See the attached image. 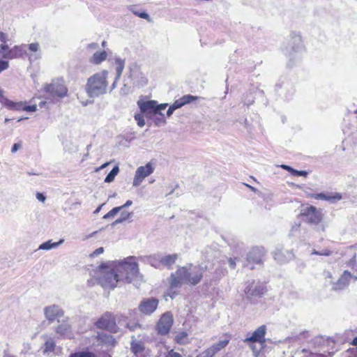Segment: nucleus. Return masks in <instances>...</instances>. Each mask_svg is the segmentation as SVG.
<instances>
[{"label": "nucleus", "mask_w": 357, "mask_h": 357, "mask_svg": "<svg viewBox=\"0 0 357 357\" xmlns=\"http://www.w3.org/2000/svg\"><path fill=\"white\" fill-rule=\"evenodd\" d=\"M351 280L357 281V274H351L350 272L344 271L337 281L333 283L332 289L334 291L344 289L349 284Z\"/></svg>", "instance_id": "9b49d317"}, {"label": "nucleus", "mask_w": 357, "mask_h": 357, "mask_svg": "<svg viewBox=\"0 0 357 357\" xmlns=\"http://www.w3.org/2000/svg\"><path fill=\"white\" fill-rule=\"evenodd\" d=\"M204 270L199 266H188L180 267L171 275L169 284L172 288H177L183 284H197L202 278Z\"/></svg>", "instance_id": "f257e3e1"}, {"label": "nucleus", "mask_w": 357, "mask_h": 357, "mask_svg": "<svg viewBox=\"0 0 357 357\" xmlns=\"http://www.w3.org/2000/svg\"><path fill=\"white\" fill-rule=\"evenodd\" d=\"M174 340L179 344H186L190 342L188 334L185 331L178 332L176 335Z\"/></svg>", "instance_id": "7c9ffc66"}, {"label": "nucleus", "mask_w": 357, "mask_h": 357, "mask_svg": "<svg viewBox=\"0 0 357 357\" xmlns=\"http://www.w3.org/2000/svg\"><path fill=\"white\" fill-rule=\"evenodd\" d=\"M133 213L131 212V213H129V212H127V211H122L121 213V218L123 220H128L129 218H132Z\"/></svg>", "instance_id": "79ce46f5"}, {"label": "nucleus", "mask_w": 357, "mask_h": 357, "mask_svg": "<svg viewBox=\"0 0 357 357\" xmlns=\"http://www.w3.org/2000/svg\"><path fill=\"white\" fill-rule=\"evenodd\" d=\"M315 198L320 199H324L325 198H326V195H325L324 193H319V194L316 195Z\"/></svg>", "instance_id": "052dcab7"}, {"label": "nucleus", "mask_w": 357, "mask_h": 357, "mask_svg": "<svg viewBox=\"0 0 357 357\" xmlns=\"http://www.w3.org/2000/svg\"><path fill=\"white\" fill-rule=\"evenodd\" d=\"M44 90L53 100L56 98H62L68 93V89L63 79H53L50 84L45 86Z\"/></svg>", "instance_id": "6e6552de"}, {"label": "nucleus", "mask_w": 357, "mask_h": 357, "mask_svg": "<svg viewBox=\"0 0 357 357\" xmlns=\"http://www.w3.org/2000/svg\"><path fill=\"white\" fill-rule=\"evenodd\" d=\"M41 338L44 341L41 347L43 354L47 356H52L55 354L56 349L54 337L52 335L45 333L41 335Z\"/></svg>", "instance_id": "2eb2a0df"}, {"label": "nucleus", "mask_w": 357, "mask_h": 357, "mask_svg": "<svg viewBox=\"0 0 357 357\" xmlns=\"http://www.w3.org/2000/svg\"><path fill=\"white\" fill-rule=\"evenodd\" d=\"M172 107H174V108L175 109H178L180 107H181L182 106H183V102H181V99H178L176 100L172 105Z\"/></svg>", "instance_id": "de8ad7c7"}, {"label": "nucleus", "mask_w": 357, "mask_h": 357, "mask_svg": "<svg viewBox=\"0 0 357 357\" xmlns=\"http://www.w3.org/2000/svg\"><path fill=\"white\" fill-rule=\"evenodd\" d=\"M154 167L151 162H148L144 166H140L137 168L132 181V185L139 186L144 179L151 175L154 172Z\"/></svg>", "instance_id": "9d476101"}, {"label": "nucleus", "mask_w": 357, "mask_h": 357, "mask_svg": "<svg viewBox=\"0 0 357 357\" xmlns=\"http://www.w3.org/2000/svg\"><path fill=\"white\" fill-rule=\"evenodd\" d=\"M43 312L45 319L50 323L63 317L64 314L63 309L58 305H51L45 307Z\"/></svg>", "instance_id": "dca6fc26"}, {"label": "nucleus", "mask_w": 357, "mask_h": 357, "mask_svg": "<svg viewBox=\"0 0 357 357\" xmlns=\"http://www.w3.org/2000/svg\"><path fill=\"white\" fill-rule=\"evenodd\" d=\"M177 258V254H172L165 256L158 255L156 259L158 261L159 264L163 266H170L175 263Z\"/></svg>", "instance_id": "b1692460"}, {"label": "nucleus", "mask_w": 357, "mask_h": 357, "mask_svg": "<svg viewBox=\"0 0 357 357\" xmlns=\"http://www.w3.org/2000/svg\"><path fill=\"white\" fill-rule=\"evenodd\" d=\"M135 15L142 18V19H145V20H149V15L148 13H145V12H142V13H139V12H134Z\"/></svg>", "instance_id": "c03bdc74"}, {"label": "nucleus", "mask_w": 357, "mask_h": 357, "mask_svg": "<svg viewBox=\"0 0 357 357\" xmlns=\"http://www.w3.org/2000/svg\"><path fill=\"white\" fill-rule=\"evenodd\" d=\"M96 326L98 328L107 329L108 331L116 333V325L114 317L109 313L102 315L96 323Z\"/></svg>", "instance_id": "f8f14e48"}, {"label": "nucleus", "mask_w": 357, "mask_h": 357, "mask_svg": "<svg viewBox=\"0 0 357 357\" xmlns=\"http://www.w3.org/2000/svg\"><path fill=\"white\" fill-rule=\"evenodd\" d=\"M5 91L0 89V102L4 106L8 99L4 96Z\"/></svg>", "instance_id": "a19ab883"}, {"label": "nucleus", "mask_w": 357, "mask_h": 357, "mask_svg": "<svg viewBox=\"0 0 357 357\" xmlns=\"http://www.w3.org/2000/svg\"><path fill=\"white\" fill-rule=\"evenodd\" d=\"M63 240L61 239L58 242H52L51 240H49L45 243H43L40 245L38 250H50L51 249L56 248L58 246L61 245L63 243Z\"/></svg>", "instance_id": "c85d7f7f"}, {"label": "nucleus", "mask_w": 357, "mask_h": 357, "mask_svg": "<svg viewBox=\"0 0 357 357\" xmlns=\"http://www.w3.org/2000/svg\"><path fill=\"white\" fill-rule=\"evenodd\" d=\"M27 49L30 52H26L25 54L28 56L29 61L33 62L41 58L42 53L38 43H32L28 45Z\"/></svg>", "instance_id": "5701e85b"}, {"label": "nucleus", "mask_w": 357, "mask_h": 357, "mask_svg": "<svg viewBox=\"0 0 357 357\" xmlns=\"http://www.w3.org/2000/svg\"><path fill=\"white\" fill-rule=\"evenodd\" d=\"M58 326L55 328V333L61 336L70 337L71 335V325L69 319L66 318L60 321L57 320Z\"/></svg>", "instance_id": "aec40b11"}, {"label": "nucleus", "mask_w": 357, "mask_h": 357, "mask_svg": "<svg viewBox=\"0 0 357 357\" xmlns=\"http://www.w3.org/2000/svg\"><path fill=\"white\" fill-rule=\"evenodd\" d=\"M165 357H182L178 353L174 352L173 350H171L168 352Z\"/></svg>", "instance_id": "8fccbe9b"}, {"label": "nucleus", "mask_w": 357, "mask_h": 357, "mask_svg": "<svg viewBox=\"0 0 357 357\" xmlns=\"http://www.w3.org/2000/svg\"><path fill=\"white\" fill-rule=\"evenodd\" d=\"M301 215L305 218V221L317 225L323 218L321 210L313 206H303L301 210Z\"/></svg>", "instance_id": "1a4fd4ad"}, {"label": "nucleus", "mask_w": 357, "mask_h": 357, "mask_svg": "<svg viewBox=\"0 0 357 357\" xmlns=\"http://www.w3.org/2000/svg\"><path fill=\"white\" fill-rule=\"evenodd\" d=\"M114 62L116 65V79H119L121 76L122 72L125 67V60L119 57L114 58Z\"/></svg>", "instance_id": "c756f323"}, {"label": "nucleus", "mask_w": 357, "mask_h": 357, "mask_svg": "<svg viewBox=\"0 0 357 357\" xmlns=\"http://www.w3.org/2000/svg\"><path fill=\"white\" fill-rule=\"evenodd\" d=\"M114 264L116 268V272L119 275L120 282L123 281L130 283L138 274V264L132 257L124 259L122 261H115Z\"/></svg>", "instance_id": "20e7f679"}, {"label": "nucleus", "mask_w": 357, "mask_h": 357, "mask_svg": "<svg viewBox=\"0 0 357 357\" xmlns=\"http://www.w3.org/2000/svg\"><path fill=\"white\" fill-rule=\"evenodd\" d=\"M280 167L282 169L287 170L288 172H289L292 174L294 169L291 168V167H289L288 165H282Z\"/></svg>", "instance_id": "6e6d98bb"}, {"label": "nucleus", "mask_w": 357, "mask_h": 357, "mask_svg": "<svg viewBox=\"0 0 357 357\" xmlns=\"http://www.w3.org/2000/svg\"><path fill=\"white\" fill-rule=\"evenodd\" d=\"M129 78L130 79L129 84L133 86H143L147 83L146 78L137 68L134 70H130Z\"/></svg>", "instance_id": "412c9836"}, {"label": "nucleus", "mask_w": 357, "mask_h": 357, "mask_svg": "<svg viewBox=\"0 0 357 357\" xmlns=\"http://www.w3.org/2000/svg\"><path fill=\"white\" fill-rule=\"evenodd\" d=\"M10 41H11V39L9 38L8 36L3 31H0V42L1 43L0 46L8 45L7 43Z\"/></svg>", "instance_id": "e433bc0d"}, {"label": "nucleus", "mask_w": 357, "mask_h": 357, "mask_svg": "<svg viewBox=\"0 0 357 357\" xmlns=\"http://www.w3.org/2000/svg\"><path fill=\"white\" fill-rule=\"evenodd\" d=\"M325 275L326 278H332V275L330 272L327 271L325 273Z\"/></svg>", "instance_id": "69168bd1"}, {"label": "nucleus", "mask_w": 357, "mask_h": 357, "mask_svg": "<svg viewBox=\"0 0 357 357\" xmlns=\"http://www.w3.org/2000/svg\"><path fill=\"white\" fill-rule=\"evenodd\" d=\"M197 357H213L206 349L204 351L199 354Z\"/></svg>", "instance_id": "5fc2aeb1"}, {"label": "nucleus", "mask_w": 357, "mask_h": 357, "mask_svg": "<svg viewBox=\"0 0 357 357\" xmlns=\"http://www.w3.org/2000/svg\"><path fill=\"white\" fill-rule=\"evenodd\" d=\"M98 47V43H92L88 45V48L91 50H95Z\"/></svg>", "instance_id": "13d9d810"}, {"label": "nucleus", "mask_w": 357, "mask_h": 357, "mask_svg": "<svg viewBox=\"0 0 357 357\" xmlns=\"http://www.w3.org/2000/svg\"><path fill=\"white\" fill-rule=\"evenodd\" d=\"M144 114L143 113H139V114H135V120L137 121V125L140 127V128H142L145 125V120H144Z\"/></svg>", "instance_id": "72a5a7b5"}, {"label": "nucleus", "mask_w": 357, "mask_h": 357, "mask_svg": "<svg viewBox=\"0 0 357 357\" xmlns=\"http://www.w3.org/2000/svg\"><path fill=\"white\" fill-rule=\"evenodd\" d=\"M130 349L137 357H146L149 355V351L146 349L144 343L134 336L132 337Z\"/></svg>", "instance_id": "f3484780"}, {"label": "nucleus", "mask_w": 357, "mask_h": 357, "mask_svg": "<svg viewBox=\"0 0 357 357\" xmlns=\"http://www.w3.org/2000/svg\"><path fill=\"white\" fill-rule=\"evenodd\" d=\"M124 220L120 217L119 218H118L117 220H116L114 222H113V225H115L116 224H119V223H121L122 222H123Z\"/></svg>", "instance_id": "680f3d73"}, {"label": "nucleus", "mask_w": 357, "mask_h": 357, "mask_svg": "<svg viewBox=\"0 0 357 357\" xmlns=\"http://www.w3.org/2000/svg\"><path fill=\"white\" fill-rule=\"evenodd\" d=\"M107 54L105 51L96 52H95L91 58L90 62L93 64H100L102 62L106 60Z\"/></svg>", "instance_id": "bb28decb"}, {"label": "nucleus", "mask_w": 357, "mask_h": 357, "mask_svg": "<svg viewBox=\"0 0 357 357\" xmlns=\"http://www.w3.org/2000/svg\"><path fill=\"white\" fill-rule=\"evenodd\" d=\"M22 147L21 143H15L11 149L12 153H15L18 149Z\"/></svg>", "instance_id": "3c124183"}, {"label": "nucleus", "mask_w": 357, "mask_h": 357, "mask_svg": "<svg viewBox=\"0 0 357 357\" xmlns=\"http://www.w3.org/2000/svg\"><path fill=\"white\" fill-rule=\"evenodd\" d=\"M227 261L230 268L233 269L236 268V259L229 258Z\"/></svg>", "instance_id": "603ef678"}, {"label": "nucleus", "mask_w": 357, "mask_h": 357, "mask_svg": "<svg viewBox=\"0 0 357 357\" xmlns=\"http://www.w3.org/2000/svg\"><path fill=\"white\" fill-rule=\"evenodd\" d=\"M132 204V202L131 200H128L123 205L121 206L120 207H122V210L128 206H130Z\"/></svg>", "instance_id": "bf43d9fd"}, {"label": "nucleus", "mask_w": 357, "mask_h": 357, "mask_svg": "<svg viewBox=\"0 0 357 357\" xmlns=\"http://www.w3.org/2000/svg\"><path fill=\"white\" fill-rule=\"evenodd\" d=\"M69 357H96V356L90 351H79L71 354Z\"/></svg>", "instance_id": "473e14b6"}, {"label": "nucleus", "mask_w": 357, "mask_h": 357, "mask_svg": "<svg viewBox=\"0 0 357 357\" xmlns=\"http://www.w3.org/2000/svg\"><path fill=\"white\" fill-rule=\"evenodd\" d=\"M105 204H102L101 205H100L93 212V213L96 214L100 212V211L101 210L102 206L104 205Z\"/></svg>", "instance_id": "e2e57ef3"}, {"label": "nucleus", "mask_w": 357, "mask_h": 357, "mask_svg": "<svg viewBox=\"0 0 357 357\" xmlns=\"http://www.w3.org/2000/svg\"><path fill=\"white\" fill-rule=\"evenodd\" d=\"M262 253L259 248L252 249L248 255V260L249 261L259 264L261 262Z\"/></svg>", "instance_id": "a878e982"}, {"label": "nucleus", "mask_w": 357, "mask_h": 357, "mask_svg": "<svg viewBox=\"0 0 357 357\" xmlns=\"http://www.w3.org/2000/svg\"><path fill=\"white\" fill-rule=\"evenodd\" d=\"M104 249L103 248L100 247L95 250L93 253L91 254V257H96L102 253H103Z\"/></svg>", "instance_id": "a18cd8bd"}, {"label": "nucleus", "mask_w": 357, "mask_h": 357, "mask_svg": "<svg viewBox=\"0 0 357 357\" xmlns=\"http://www.w3.org/2000/svg\"><path fill=\"white\" fill-rule=\"evenodd\" d=\"M244 291L248 297L261 296L265 293L266 288L259 282L252 281L246 283Z\"/></svg>", "instance_id": "4468645a"}, {"label": "nucleus", "mask_w": 357, "mask_h": 357, "mask_svg": "<svg viewBox=\"0 0 357 357\" xmlns=\"http://www.w3.org/2000/svg\"><path fill=\"white\" fill-rule=\"evenodd\" d=\"M142 113L144 114L147 117H151L153 114H159L161 116L160 121L163 123H165V119L164 114L161 112L162 110L165 109L167 107V103L158 104L155 100H148L137 102Z\"/></svg>", "instance_id": "0eeeda50"}, {"label": "nucleus", "mask_w": 357, "mask_h": 357, "mask_svg": "<svg viewBox=\"0 0 357 357\" xmlns=\"http://www.w3.org/2000/svg\"><path fill=\"white\" fill-rule=\"evenodd\" d=\"M229 342V339L220 340L218 343L213 344L206 350L208 351V353H209L212 356H213L217 352L225 348L228 344Z\"/></svg>", "instance_id": "393cba45"}, {"label": "nucleus", "mask_w": 357, "mask_h": 357, "mask_svg": "<svg viewBox=\"0 0 357 357\" xmlns=\"http://www.w3.org/2000/svg\"><path fill=\"white\" fill-rule=\"evenodd\" d=\"M294 257V253L289 250H284L283 249L277 250L273 252V257L278 263H286L291 260Z\"/></svg>", "instance_id": "4be33fe9"}, {"label": "nucleus", "mask_w": 357, "mask_h": 357, "mask_svg": "<svg viewBox=\"0 0 357 357\" xmlns=\"http://www.w3.org/2000/svg\"><path fill=\"white\" fill-rule=\"evenodd\" d=\"M174 110H176L174 107H172V105L169 106V109H167V116H170L173 112H174Z\"/></svg>", "instance_id": "4d7b16f0"}, {"label": "nucleus", "mask_w": 357, "mask_h": 357, "mask_svg": "<svg viewBox=\"0 0 357 357\" xmlns=\"http://www.w3.org/2000/svg\"><path fill=\"white\" fill-rule=\"evenodd\" d=\"M197 98L198 97L197 96H194L192 95H185L182 96L180 99L183 102V105H185L186 104L192 102V101L197 100Z\"/></svg>", "instance_id": "c9c22d12"}, {"label": "nucleus", "mask_w": 357, "mask_h": 357, "mask_svg": "<svg viewBox=\"0 0 357 357\" xmlns=\"http://www.w3.org/2000/svg\"><path fill=\"white\" fill-rule=\"evenodd\" d=\"M266 333V326L265 325L260 326L257 328L250 337L245 339L244 342H259L264 344L265 342V335Z\"/></svg>", "instance_id": "a211bd4d"}, {"label": "nucleus", "mask_w": 357, "mask_h": 357, "mask_svg": "<svg viewBox=\"0 0 357 357\" xmlns=\"http://www.w3.org/2000/svg\"><path fill=\"white\" fill-rule=\"evenodd\" d=\"M3 357H15V356H13V355H10V354H4V356H3Z\"/></svg>", "instance_id": "774afa93"}, {"label": "nucleus", "mask_w": 357, "mask_h": 357, "mask_svg": "<svg viewBox=\"0 0 357 357\" xmlns=\"http://www.w3.org/2000/svg\"><path fill=\"white\" fill-rule=\"evenodd\" d=\"M307 174V172L306 171H298L294 169L292 175L294 176H306Z\"/></svg>", "instance_id": "49530a36"}, {"label": "nucleus", "mask_w": 357, "mask_h": 357, "mask_svg": "<svg viewBox=\"0 0 357 357\" xmlns=\"http://www.w3.org/2000/svg\"><path fill=\"white\" fill-rule=\"evenodd\" d=\"M119 172V168L118 166H115L113 167V169L111 170V172L107 175V176L105 178V183H111L114 181L115 176L118 174Z\"/></svg>", "instance_id": "2f4dec72"}, {"label": "nucleus", "mask_w": 357, "mask_h": 357, "mask_svg": "<svg viewBox=\"0 0 357 357\" xmlns=\"http://www.w3.org/2000/svg\"><path fill=\"white\" fill-rule=\"evenodd\" d=\"M46 104V102L45 101H42L39 103V106L40 107H43Z\"/></svg>", "instance_id": "338daca9"}, {"label": "nucleus", "mask_w": 357, "mask_h": 357, "mask_svg": "<svg viewBox=\"0 0 357 357\" xmlns=\"http://www.w3.org/2000/svg\"><path fill=\"white\" fill-rule=\"evenodd\" d=\"M351 344L354 346H356L357 345V336L356 337L354 338Z\"/></svg>", "instance_id": "0e129e2a"}, {"label": "nucleus", "mask_w": 357, "mask_h": 357, "mask_svg": "<svg viewBox=\"0 0 357 357\" xmlns=\"http://www.w3.org/2000/svg\"><path fill=\"white\" fill-rule=\"evenodd\" d=\"M97 279L102 287L109 289H114L120 282L114 263L109 266H100L97 272Z\"/></svg>", "instance_id": "39448f33"}, {"label": "nucleus", "mask_w": 357, "mask_h": 357, "mask_svg": "<svg viewBox=\"0 0 357 357\" xmlns=\"http://www.w3.org/2000/svg\"><path fill=\"white\" fill-rule=\"evenodd\" d=\"M126 326L127 328H128L130 331H134L135 330L136 328L140 327L139 324H126Z\"/></svg>", "instance_id": "09e8293b"}, {"label": "nucleus", "mask_w": 357, "mask_h": 357, "mask_svg": "<svg viewBox=\"0 0 357 357\" xmlns=\"http://www.w3.org/2000/svg\"><path fill=\"white\" fill-rule=\"evenodd\" d=\"M122 211V207H114L103 216L104 219H108L115 216L119 211Z\"/></svg>", "instance_id": "f704fd0d"}, {"label": "nucleus", "mask_w": 357, "mask_h": 357, "mask_svg": "<svg viewBox=\"0 0 357 357\" xmlns=\"http://www.w3.org/2000/svg\"><path fill=\"white\" fill-rule=\"evenodd\" d=\"M36 198L38 200H39L40 202H44L46 199L45 196L40 192L36 193Z\"/></svg>", "instance_id": "864d4df0"}, {"label": "nucleus", "mask_w": 357, "mask_h": 357, "mask_svg": "<svg viewBox=\"0 0 357 357\" xmlns=\"http://www.w3.org/2000/svg\"><path fill=\"white\" fill-rule=\"evenodd\" d=\"M109 72L102 70L88 78L85 91L90 98H96L106 93L108 82L107 78Z\"/></svg>", "instance_id": "f03ea898"}, {"label": "nucleus", "mask_w": 357, "mask_h": 357, "mask_svg": "<svg viewBox=\"0 0 357 357\" xmlns=\"http://www.w3.org/2000/svg\"><path fill=\"white\" fill-rule=\"evenodd\" d=\"M158 300L155 298H146L142 301L139 306L140 312L145 314H152L157 308Z\"/></svg>", "instance_id": "6ab92c4d"}, {"label": "nucleus", "mask_w": 357, "mask_h": 357, "mask_svg": "<svg viewBox=\"0 0 357 357\" xmlns=\"http://www.w3.org/2000/svg\"><path fill=\"white\" fill-rule=\"evenodd\" d=\"M173 324V317L170 312L162 315L157 324V330L160 335L167 334Z\"/></svg>", "instance_id": "ddd939ff"}, {"label": "nucleus", "mask_w": 357, "mask_h": 357, "mask_svg": "<svg viewBox=\"0 0 357 357\" xmlns=\"http://www.w3.org/2000/svg\"><path fill=\"white\" fill-rule=\"evenodd\" d=\"M302 37L299 33L292 31L289 36L282 52L290 62L299 61L305 52Z\"/></svg>", "instance_id": "7ed1b4c3"}, {"label": "nucleus", "mask_w": 357, "mask_h": 357, "mask_svg": "<svg viewBox=\"0 0 357 357\" xmlns=\"http://www.w3.org/2000/svg\"><path fill=\"white\" fill-rule=\"evenodd\" d=\"M37 110V105H26V102L24 103V108L23 111L27 112H34Z\"/></svg>", "instance_id": "ea45409f"}, {"label": "nucleus", "mask_w": 357, "mask_h": 357, "mask_svg": "<svg viewBox=\"0 0 357 357\" xmlns=\"http://www.w3.org/2000/svg\"><path fill=\"white\" fill-rule=\"evenodd\" d=\"M28 45H15L9 48L8 45L0 46V73L9 68V62L11 60L26 54Z\"/></svg>", "instance_id": "423d86ee"}, {"label": "nucleus", "mask_w": 357, "mask_h": 357, "mask_svg": "<svg viewBox=\"0 0 357 357\" xmlns=\"http://www.w3.org/2000/svg\"><path fill=\"white\" fill-rule=\"evenodd\" d=\"M98 340L101 342H105L106 341L107 342H110L111 340H112V337L111 335H107L106 334H99L98 336Z\"/></svg>", "instance_id": "58836bf2"}, {"label": "nucleus", "mask_w": 357, "mask_h": 357, "mask_svg": "<svg viewBox=\"0 0 357 357\" xmlns=\"http://www.w3.org/2000/svg\"><path fill=\"white\" fill-rule=\"evenodd\" d=\"M24 103L22 101L14 102L8 100L4 107L10 110L20 112L23 111Z\"/></svg>", "instance_id": "cd10ccee"}, {"label": "nucleus", "mask_w": 357, "mask_h": 357, "mask_svg": "<svg viewBox=\"0 0 357 357\" xmlns=\"http://www.w3.org/2000/svg\"><path fill=\"white\" fill-rule=\"evenodd\" d=\"M331 252L328 250V249H324L321 251H317L315 250H313L312 252V255H317L320 256H329L331 255Z\"/></svg>", "instance_id": "4c0bfd02"}, {"label": "nucleus", "mask_w": 357, "mask_h": 357, "mask_svg": "<svg viewBox=\"0 0 357 357\" xmlns=\"http://www.w3.org/2000/svg\"><path fill=\"white\" fill-rule=\"evenodd\" d=\"M341 198H342V197H341L340 195L336 194L334 196H328V195H326V198H325L324 200H327V201H330V202H333V201H335V200H340V199H341Z\"/></svg>", "instance_id": "37998d69"}]
</instances>
